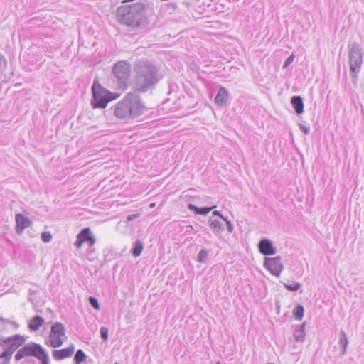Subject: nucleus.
<instances>
[{"label": "nucleus", "instance_id": "nucleus-1", "mask_svg": "<svg viewBox=\"0 0 364 364\" xmlns=\"http://www.w3.org/2000/svg\"><path fill=\"white\" fill-rule=\"evenodd\" d=\"M27 336L15 334L6 338H0V364H10L13 353L15 360L20 361L26 357H34L41 364H49L50 358L47 350L39 343L30 342L25 344Z\"/></svg>", "mask_w": 364, "mask_h": 364}, {"label": "nucleus", "instance_id": "nucleus-2", "mask_svg": "<svg viewBox=\"0 0 364 364\" xmlns=\"http://www.w3.org/2000/svg\"><path fill=\"white\" fill-rule=\"evenodd\" d=\"M114 117L120 120H132L142 115L146 108L141 97L136 92L127 93L113 107Z\"/></svg>", "mask_w": 364, "mask_h": 364}, {"label": "nucleus", "instance_id": "nucleus-3", "mask_svg": "<svg viewBox=\"0 0 364 364\" xmlns=\"http://www.w3.org/2000/svg\"><path fill=\"white\" fill-rule=\"evenodd\" d=\"M135 89L139 92H146L154 87L161 80L159 68L150 61L141 60L134 65Z\"/></svg>", "mask_w": 364, "mask_h": 364}, {"label": "nucleus", "instance_id": "nucleus-4", "mask_svg": "<svg viewBox=\"0 0 364 364\" xmlns=\"http://www.w3.org/2000/svg\"><path fill=\"white\" fill-rule=\"evenodd\" d=\"M116 18L120 24L139 28L145 19V5L142 3L122 5L116 11Z\"/></svg>", "mask_w": 364, "mask_h": 364}, {"label": "nucleus", "instance_id": "nucleus-5", "mask_svg": "<svg viewBox=\"0 0 364 364\" xmlns=\"http://www.w3.org/2000/svg\"><path fill=\"white\" fill-rule=\"evenodd\" d=\"M92 91L93 98L91 104L93 108L104 109L107 107L108 102L119 96V94L111 92L104 88L97 80H94Z\"/></svg>", "mask_w": 364, "mask_h": 364}, {"label": "nucleus", "instance_id": "nucleus-6", "mask_svg": "<svg viewBox=\"0 0 364 364\" xmlns=\"http://www.w3.org/2000/svg\"><path fill=\"white\" fill-rule=\"evenodd\" d=\"M363 51L360 46L355 42L349 47L348 59L351 76L354 79L358 77L363 63Z\"/></svg>", "mask_w": 364, "mask_h": 364}, {"label": "nucleus", "instance_id": "nucleus-7", "mask_svg": "<svg viewBox=\"0 0 364 364\" xmlns=\"http://www.w3.org/2000/svg\"><path fill=\"white\" fill-rule=\"evenodd\" d=\"M66 328L61 322L54 323L50 331L49 345L53 348L60 347L63 344V338H66Z\"/></svg>", "mask_w": 364, "mask_h": 364}, {"label": "nucleus", "instance_id": "nucleus-8", "mask_svg": "<svg viewBox=\"0 0 364 364\" xmlns=\"http://www.w3.org/2000/svg\"><path fill=\"white\" fill-rule=\"evenodd\" d=\"M130 65L125 61H119L114 64L112 68L114 76L118 80L121 87L127 86V80L130 75Z\"/></svg>", "mask_w": 364, "mask_h": 364}, {"label": "nucleus", "instance_id": "nucleus-9", "mask_svg": "<svg viewBox=\"0 0 364 364\" xmlns=\"http://www.w3.org/2000/svg\"><path fill=\"white\" fill-rule=\"evenodd\" d=\"M264 267L268 269L272 274L279 277L284 266L282 264V257L277 256L275 257H266L264 263Z\"/></svg>", "mask_w": 364, "mask_h": 364}, {"label": "nucleus", "instance_id": "nucleus-10", "mask_svg": "<svg viewBox=\"0 0 364 364\" xmlns=\"http://www.w3.org/2000/svg\"><path fill=\"white\" fill-rule=\"evenodd\" d=\"M259 252L264 256L274 255L276 253V248L273 246L272 241L268 238L262 239L258 244Z\"/></svg>", "mask_w": 364, "mask_h": 364}, {"label": "nucleus", "instance_id": "nucleus-11", "mask_svg": "<svg viewBox=\"0 0 364 364\" xmlns=\"http://www.w3.org/2000/svg\"><path fill=\"white\" fill-rule=\"evenodd\" d=\"M75 351L74 344H70L68 348L59 350H53L52 355L55 360H61L70 358Z\"/></svg>", "mask_w": 364, "mask_h": 364}, {"label": "nucleus", "instance_id": "nucleus-12", "mask_svg": "<svg viewBox=\"0 0 364 364\" xmlns=\"http://www.w3.org/2000/svg\"><path fill=\"white\" fill-rule=\"evenodd\" d=\"M16 220V231L17 233H21L26 228L31 225V220L25 217L21 213H18L15 216Z\"/></svg>", "mask_w": 364, "mask_h": 364}, {"label": "nucleus", "instance_id": "nucleus-13", "mask_svg": "<svg viewBox=\"0 0 364 364\" xmlns=\"http://www.w3.org/2000/svg\"><path fill=\"white\" fill-rule=\"evenodd\" d=\"M228 90L225 87H220L214 99L215 104L220 107H226L228 105Z\"/></svg>", "mask_w": 364, "mask_h": 364}, {"label": "nucleus", "instance_id": "nucleus-14", "mask_svg": "<svg viewBox=\"0 0 364 364\" xmlns=\"http://www.w3.org/2000/svg\"><path fill=\"white\" fill-rule=\"evenodd\" d=\"M291 104L297 114H301L304 112V102L303 98L299 95H294L291 98Z\"/></svg>", "mask_w": 364, "mask_h": 364}, {"label": "nucleus", "instance_id": "nucleus-15", "mask_svg": "<svg viewBox=\"0 0 364 364\" xmlns=\"http://www.w3.org/2000/svg\"><path fill=\"white\" fill-rule=\"evenodd\" d=\"M44 321H45L42 316L36 315L35 316L31 318L28 323V328L31 331H36L43 324Z\"/></svg>", "mask_w": 364, "mask_h": 364}, {"label": "nucleus", "instance_id": "nucleus-16", "mask_svg": "<svg viewBox=\"0 0 364 364\" xmlns=\"http://www.w3.org/2000/svg\"><path fill=\"white\" fill-rule=\"evenodd\" d=\"M188 208L190 210L193 211L196 214L206 215H208L212 210L216 208V205H213L211 207H202L199 208L193 204H188Z\"/></svg>", "mask_w": 364, "mask_h": 364}, {"label": "nucleus", "instance_id": "nucleus-17", "mask_svg": "<svg viewBox=\"0 0 364 364\" xmlns=\"http://www.w3.org/2000/svg\"><path fill=\"white\" fill-rule=\"evenodd\" d=\"M306 323H303L300 326H296L294 331V338L296 342H304L306 333L304 331Z\"/></svg>", "mask_w": 364, "mask_h": 364}, {"label": "nucleus", "instance_id": "nucleus-18", "mask_svg": "<svg viewBox=\"0 0 364 364\" xmlns=\"http://www.w3.org/2000/svg\"><path fill=\"white\" fill-rule=\"evenodd\" d=\"M338 343L340 345L341 354L342 355L346 354L347 347L348 345V338L346 333L343 331H340Z\"/></svg>", "mask_w": 364, "mask_h": 364}, {"label": "nucleus", "instance_id": "nucleus-19", "mask_svg": "<svg viewBox=\"0 0 364 364\" xmlns=\"http://www.w3.org/2000/svg\"><path fill=\"white\" fill-rule=\"evenodd\" d=\"M143 248V243L139 240H136L133 243V247L131 250V252L134 257H138L141 255Z\"/></svg>", "mask_w": 364, "mask_h": 364}, {"label": "nucleus", "instance_id": "nucleus-20", "mask_svg": "<svg viewBox=\"0 0 364 364\" xmlns=\"http://www.w3.org/2000/svg\"><path fill=\"white\" fill-rule=\"evenodd\" d=\"M87 355L82 349H78L73 358V364H81L86 360Z\"/></svg>", "mask_w": 364, "mask_h": 364}, {"label": "nucleus", "instance_id": "nucleus-21", "mask_svg": "<svg viewBox=\"0 0 364 364\" xmlns=\"http://www.w3.org/2000/svg\"><path fill=\"white\" fill-rule=\"evenodd\" d=\"M304 313V308L301 304H297L294 310H293V315L295 318V319L301 321L303 318Z\"/></svg>", "mask_w": 364, "mask_h": 364}, {"label": "nucleus", "instance_id": "nucleus-22", "mask_svg": "<svg viewBox=\"0 0 364 364\" xmlns=\"http://www.w3.org/2000/svg\"><path fill=\"white\" fill-rule=\"evenodd\" d=\"M77 235L82 240V241L86 242L90 236L92 235V232L90 228L87 227L83 228Z\"/></svg>", "mask_w": 364, "mask_h": 364}, {"label": "nucleus", "instance_id": "nucleus-23", "mask_svg": "<svg viewBox=\"0 0 364 364\" xmlns=\"http://www.w3.org/2000/svg\"><path fill=\"white\" fill-rule=\"evenodd\" d=\"M210 226L214 231H220L223 229L222 223L217 219H210Z\"/></svg>", "mask_w": 364, "mask_h": 364}, {"label": "nucleus", "instance_id": "nucleus-24", "mask_svg": "<svg viewBox=\"0 0 364 364\" xmlns=\"http://www.w3.org/2000/svg\"><path fill=\"white\" fill-rule=\"evenodd\" d=\"M284 287L290 291H296L301 287V284L296 282L292 284H284Z\"/></svg>", "mask_w": 364, "mask_h": 364}, {"label": "nucleus", "instance_id": "nucleus-25", "mask_svg": "<svg viewBox=\"0 0 364 364\" xmlns=\"http://www.w3.org/2000/svg\"><path fill=\"white\" fill-rule=\"evenodd\" d=\"M208 252L205 249H202L197 257V261L200 263L205 262L207 257H208Z\"/></svg>", "mask_w": 364, "mask_h": 364}, {"label": "nucleus", "instance_id": "nucleus-26", "mask_svg": "<svg viewBox=\"0 0 364 364\" xmlns=\"http://www.w3.org/2000/svg\"><path fill=\"white\" fill-rule=\"evenodd\" d=\"M89 303L92 307H93L95 310L100 309V304L96 297L90 296H89Z\"/></svg>", "mask_w": 364, "mask_h": 364}, {"label": "nucleus", "instance_id": "nucleus-27", "mask_svg": "<svg viewBox=\"0 0 364 364\" xmlns=\"http://www.w3.org/2000/svg\"><path fill=\"white\" fill-rule=\"evenodd\" d=\"M52 235L49 231L43 232L41 233V240L43 242H50L52 240Z\"/></svg>", "mask_w": 364, "mask_h": 364}, {"label": "nucleus", "instance_id": "nucleus-28", "mask_svg": "<svg viewBox=\"0 0 364 364\" xmlns=\"http://www.w3.org/2000/svg\"><path fill=\"white\" fill-rule=\"evenodd\" d=\"M100 336L102 339L107 341L108 338V329L106 327H102L100 328Z\"/></svg>", "mask_w": 364, "mask_h": 364}, {"label": "nucleus", "instance_id": "nucleus-29", "mask_svg": "<svg viewBox=\"0 0 364 364\" xmlns=\"http://www.w3.org/2000/svg\"><path fill=\"white\" fill-rule=\"evenodd\" d=\"M223 220L225 221L227 224L228 232H232L234 230V225L232 222L228 220V217H223Z\"/></svg>", "mask_w": 364, "mask_h": 364}, {"label": "nucleus", "instance_id": "nucleus-30", "mask_svg": "<svg viewBox=\"0 0 364 364\" xmlns=\"http://www.w3.org/2000/svg\"><path fill=\"white\" fill-rule=\"evenodd\" d=\"M294 54H291L290 55L287 59L286 60L284 61V65H283V68H286L287 67H288L294 60Z\"/></svg>", "mask_w": 364, "mask_h": 364}, {"label": "nucleus", "instance_id": "nucleus-31", "mask_svg": "<svg viewBox=\"0 0 364 364\" xmlns=\"http://www.w3.org/2000/svg\"><path fill=\"white\" fill-rule=\"evenodd\" d=\"M300 130L304 134H309L310 129L309 127H306L305 125H303L301 124H299Z\"/></svg>", "mask_w": 364, "mask_h": 364}, {"label": "nucleus", "instance_id": "nucleus-32", "mask_svg": "<svg viewBox=\"0 0 364 364\" xmlns=\"http://www.w3.org/2000/svg\"><path fill=\"white\" fill-rule=\"evenodd\" d=\"M85 242L82 241V240L78 236V235H77V240L75 242V245L77 247V248H80L81 247L82 243H84Z\"/></svg>", "mask_w": 364, "mask_h": 364}, {"label": "nucleus", "instance_id": "nucleus-33", "mask_svg": "<svg viewBox=\"0 0 364 364\" xmlns=\"http://www.w3.org/2000/svg\"><path fill=\"white\" fill-rule=\"evenodd\" d=\"M86 242H87L90 247L95 243V238L94 237L92 234L90 236Z\"/></svg>", "mask_w": 364, "mask_h": 364}, {"label": "nucleus", "instance_id": "nucleus-34", "mask_svg": "<svg viewBox=\"0 0 364 364\" xmlns=\"http://www.w3.org/2000/svg\"><path fill=\"white\" fill-rule=\"evenodd\" d=\"M28 292H29V297H28V300L31 301V302H33V299H32V296L33 294H36V291L35 290H33L31 289H30L28 290Z\"/></svg>", "mask_w": 364, "mask_h": 364}, {"label": "nucleus", "instance_id": "nucleus-35", "mask_svg": "<svg viewBox=\"0 0 364 364\" xmlns=\"http://www.w3.org/2000/svg\"><path fill=\"white\" fill-rule=\"evenodd\" d=\"M213 215L219 216L223 219V215L218 210H214L212 213Z\"/></svg>", "mask_w": 364, "mask_h": 364}, {"label": "nucleus", "instance_id": "nucleus-36", "mask_svg": "<svg viewBox=\"0 0 364 364\" xmlns=\"http://www.w3.org/2000/svg\"><path fill=\"white\" fill-rule=\"evenodd\" d=\"M137 216H138V215H130L127 217V220L131 221V220L135 219Z\"/></svg>", "mask_w": 364, "mask_h": 364}, {"label": "nucleus", "instance_id": "nucleus-37", "mask_svg": "<svg viewBox=\"0 0 364 364\" xmlns=\"http://www.w3.org/2000/svg\"><path fill=\"white\" fill-rule=\"evenodd\" d=\"M0 321L2 322V323H10L11 321H9V319L7 318H5L2 316H0Z\"/></svg>", "mask_w": 364, "mask_h": 364}, {"label": "nucleus", "instance_id": "nucleus-38", "mask_svg": "<svg viewBox=\"0 0 364 364\" xmlns=\"http://www.w3.org/2000/svg\"><path fill=\"white\" fill-rule=\"evenodd\" d=\"M11 324L14 325L15 328H18V324L16 323V322L14 321H11L10 322Z\"/></svg>", "mask_w": 364, "mask_h": 364}, {"label": "nucleus", "instance_id": "nucleus-39", "mask_svg": "<svg viewBox=\"0 0 364 364\" xmlns=\"http://www.w3.org/2000/svg\"><path fill=\"white\" fill-rule=\"evenodd\" d=\"M154 204L153 203L150 206L152 208V207H154Z\"/></svg>", "mask_w": 364, "mask_h": 364}, {"label": "nucleus", "instance_id": "nucleus-40", "mask_svg": "<svg viewBox=\"0 0 364 364\" xmlns=\"http://www.w3.org/2000/svg\"><path fill=\"white\" fill-rule=\"evenodd\" d=\"M114 364H119V363H114Z\"/></svg>", "mask_w": 364, "mask_h": 364}, {"label": "nucleus", "instance_id": "nucleus-41", "mask_svg": "<svg viewBox=\"0 0 364 364\" xmlns=\"http://www.w3.org/2000/svg\"><path fill=\"white\" fill-rule=\"evenodd\" d=\"M218 364H220V363H218Z\"/></svg>", "mask_w": 364, "mask_h": 364}]
</instances>
